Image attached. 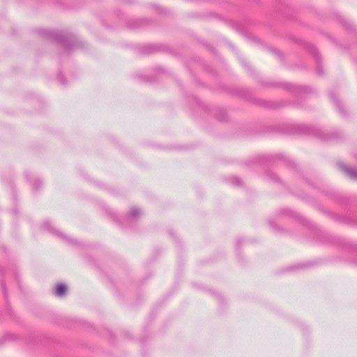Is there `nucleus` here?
Instances as JSON below:
<instances>
[{"label": "nucleus", "mask_w": 357, "mask_h": 357, "mask_svg": "<svg viewBox=\"0 0 357 357\" xmlns=\"http://www.w3.org/2000/svg\"><path fill=\"white\" fill-rule=\"evenodd\" d=\"M12 211H13V213L15 214V215H17V213H18V211H17V210L16 208L13 209Z\"/></svg>", "instance_id": "22"}, {"label": "nucleus", "mask_w": 357, "mask_h": 357, "mask_svg": "<svg viewBox=\"0 0 357 357\" xmlns=\"http://www.w3.org/2000/svg\"><path fill=\"white\" fill-rule=\"evenodd\" d=\"M124 1L128 3H132L135 1V0H124Z\"/></svg>", "instance_id": "21"}, {"label": "nucleus", "mask_w": 357, "mask_h": 357, "mask_svg": "<svg viewBox=\"0 0 357 357\" xmlns=\"http://www.w3.org/2000/svg\"><path fill=\"white\" fill-rule=\"evenodd\" d=\"M213 294L217 298V299L220 303H223L225 302L226 300L223 296H222L221 294H220L218 293L214 292V291H213Z\"/></svg>", "instance_id": "14"}, {"label": "nucleus", "mask_w": 357, "mask_h": 357, "mask_svg": "<svg viewBox=\"0 0 357 357\" xmlns=\"http://www.w3.org/2000/svg\"><path fill=\"white\" fill-rule=\"evenodd\" d=\"M225 181L236 188H241L243 185V181L236 176H229L225 178Z\"/></svg>", "instance_id": "6"}, {"label": "nucleus", "mask_w": 357, "mask_h": 357, "mask_svg": "<svg viewBox=\"0 0 357 357\" xmlns=\"http://www.w3.org/2000/svg\"><path fill=\"white\" fill-rule=\"evenodd\" d=\"M152 22L146 18L130 19L126 22V27L129 29H137L149 26Z\"/></svg>", "instance_id": "4"}, {"label": "nucleus", "mask_w": 357, "mask_h": 357, "mask_svg": "<svg viewBox=\"0 0 357 357\" xmlns=\"http://www.w3.org/2000/svg\"><path fill=\"white\" fill-rule=\"evenodd\" d=\"M192 100L195 105L197 106H202V102L195 96H192Z\"/></svg>", "instance_id": "16"}, {"label": "nucleus", "mask_w": 357, "mask_h": 357, "mask_svg": "<svg viewBox=\"0 0 357 357\" xmlns=\"http://www.w3.org/2000/svg\"><path fill=\"white\" fill-rule=\"evenodd\" d=\"M124 335H125V337H126L128 338H130V333L128 331L124 333Z\"/></svg>", "instance_id": "19"}, {"label": "nucleus", "mask_w": 357, "mask_h": 357, "mask_svg": "<svg viewBox=\"0 0 357 357\" xmlns=\"http://www.w3.org/2000/svg\"><path fill=\"white\" fill-rule=\"evenodd\" d=\"M215 118L221 122H225L227 120V114L225 109H219L215 114Z\"/></svg>", "instance_id": "8"}, {"label": "nucleus", "mask_w": 357, "mask_h": 357, "mask_svg": "<svg viewBox=\"0 0 357 357\" xmlns=\"http://www.w3.org/2000/svg\"><path fill=\"white\" fill-rule=\"evenodd\" d=\"M94 183H95L96 185H97V186H98V187H100L101 188L105 187V185L102 184V183H100V182H95L94 181Z\"/></svg>", "instance_id": "18"}, {"label": "nucleus", "mask_w": 357, "mask_h": 357, "mask_svg": "<svg viewBox=\"0 0 357 357\" xmlns=\"http://www.w3.org/2000/svg\"><path fill=\"white\" fill-rule=\"evenodd\" d=\"M10 336H11L10 334H8V335H6V337H10Z\"/></svg>", "instance_id": "25"}, {"label": "nucleus", "mask_w": 357, "mask_h": 357, "mask_svg": "<svg viewBox=\"0 0 357 357\" xmlns=\"http://www.w3.org/2000/svg\"><path fill=\"white\" fill-rule=\"evenodd\" d=\"M57 79L59 82L63 86H66L68 84V80L64 77L61 70H59L57 73Z\"/></svg>", "instance_id": "11"}, {"label": "nucleus", "mask_w": 357, "mask_h": 357, "mask_svg": "<svg viewBox=\"0 0 357 357\" xmlns=\"http://www.w3.org/2000/svg\"><path fill=\"white\" fill-rule=\"evenodd\" d=\"M36 32L43 38L56 41L62 46L59 53L60 61L68 58L75 49L82 47V40L73 33L45 29H38Z\"/></svg>", "instance_id": "1"}, {"label": "nucleus", "mask_w": 357, "mask_h": 357, "mask_svg": "<svg viewBox=\"0 0 357 357\" xmlns=\"http://www.w3.org/2000/svg\"><path fill=\"white\" fill-rule=\"evenodd\" d=\"M121 15H122V13H121V11H118L116 13L117 17L119 19H121Z\"/></svg>", "instance_id": "20"}, {"label": "nucleus", "mask_w": 357, "mask_h": 357, "mask_svg": "<svg viewBox=\"0 0 357 357\" xmlns=\"http://www.w3.org/2000/svg\"><path fill=\"white\" fill-rule=\"evenodd\" d=\"M1 288H2V291H3V293L4 298L6 300L7 297H8V292H7V290H6V284H5V282L3 281H1Z\"/></svg>", "instance_id": "15"}, {"label": "nucleus", "mask_w": 357, "mask_h": 357, "mask_svg": "<svg viewBox=\"0 0 357 357\" xmlns=\"http://www.w3.org/2000/svg\"><path fill=\"white\" fill-rule=\"evenodd\" d=\"M43 185V181L40 178H36L33 181L32 190L34 192H38Z\"/></svg>", "instance_id": "9"}, {"label": "nucleus", "mask_w": 357, "mask_h": 357, "mask_svg": "<svg viewBox=\"0 0 357 357\" xmlns=\"http://www.w3.org/2000/svg\"><path fill=\"white\" fill-rule=\"evenodd\" d=\"M25 178L28 181H31V174L29 172H25Z\"/></svg>", "instance_id": "17"}, {"label": "nucleus", "mask_w": 357, "mask_h": 357, "mask_svg": "<svg viewBox=\"0 0 357 357\" xmlns=\"http://www.w3.org/2000/svg\"><path fill=\"white\" fill-rule=\"evenodd\" d=\"M170 234H171L172 236H174V234L172 231H171V232H170Z\"/></svg>", "instance_id": "24"}, {"label": "nucleus", "mask_w": 357, "mask_h": 357, "mask_svg": "<svg viewBox=\"0 0 357 357\" xmlns=\"http://www.w3.org/2000/svg\"><path fill=\"white\" fill-rule=\"evenodd\" d=\"M67 291V286L65 284L63 283H59L56 285L55 289H54V294L56 296L61 297L64 296Z\"/></svg>", "instance_id": "7"}, {"label": "nucleus", "mask_w": 357, "mask_h": 357, "mask_svg": "<svg viewBox=\"0 0 357 357\" xmlns=\"http://www.w3.org/2000/svg\"><path fill=\"white\" fill-rule=\"evenodd\" d=\"M40 228L43 231L57 237L62 241H63L69 245H80L79 242L77 240L70 238V236H68V235L64 234L63 232L56 229L53 226V225L51 223V222L48 220H45L42 223Z\"/></svg>", "instance_id": "3"}, {"label": "nucleus", "mask_w": 357, "mask_h": 357, "mask_svg": "<svg viewBox=\"0 0 357 357\" xmlns=\"http://www.w3.org/2000/svg\"><path fill=\"white\" fill-rule=\"evenodd\" d=\"M233 26L242 36H245V29L243 25L240 24L238 22H234Z\"/></svg>", "instance_id": "12"}, {"label": "nucleus", "mask_w": 357, "mask_h": 357, "mask_svg": "<svg viewBox=\"0 0 357 357\" xmlns=\"http://www.w3.org/2000/svg\"><path fill=\"white\" fill-rule=\"evenodd\" d=\"M245 241L243 237H239L235 243V252L236 258L240 264H244V246Z\"/></svg>", "instance_id": "5"}, {"label": "nucleus", "mask_w": 357, "mask_h": 357, "mask_svg": "<svg viewBox=\"0 0 357 357\" xmlns=\"http://www.w3.org/2000/svg\"><path fill=\"white\" fill-rule=\"evenodd\" d=\"M100 206L105 215L108 218L114 221L125 229H135L137 222L144 215L142 208L137 206H132L124 217L119 218L117 214L109 208L105 203L101 202Z\"/></svg>", "instance_id": "2"}, {"label": "nucleus", "mask_w": 357, "mask_h": 357, "mask_svg": "<svg viewBox=\"0 0 357 357\" xmlns=\"http://www.w3.org/2000/svg\"><path fill=\"white\" fill-rule=\"evenodd\" d=\"M152 6L154 8V10H155L159 13H167V10L165 8H164L158 5L154 4Z\"/></svg>", "instance_id": "13"}, {"label": "nucleus", "mask_w": 357, "mask_h": 357, "mask_svg": "<svg viewBox=\"0 0 357 357\" xmlns=\"http://www.w3.org/2000/svg\"><path fill=\"white\" fill-rule=\"evenodd\" d=\"M156 50V47L153 45H146L142 47V52L144 54H151Z\"/></svg>", "instance_id": "10"}, {"label": "nucleus", "mask_w": 357, "mask_h": 357, "mask_svg": "<svg viewBox=\"0 0 357 357\" xmlns=\"http://www.w3.org/2000/svg\"><path fill=\"white\" fill-rule=\"evenodd\" d=\"M105 26L106 27H108V28H113V26H110L109 25H107V24H104Z\"/></svg>", "instance_id": "23"}]
</instances>
